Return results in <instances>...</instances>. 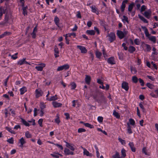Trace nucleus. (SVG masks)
I'll use <instances>...</instances> for the list:
<instances>
[{"label":"nucleus","mask_w":158,"mask_h":158,"mask_svg":"<svg viewBox=\"0 0 158 158\" xmlns=\"http://www.w3.org/2000/svg\"><path fill=\"white\" fill-rule=\"evenodd\" d=\"M125 29H124L123 31L120 30L117 31V35L120 39H122L124 38L128 33V31H125Z\"/></svg>","instance_id":"1"},{"label":"nucleus","mask_w":158,"mask_h":158,"mask_svg":"<svg viewBox=\"0 0 158 158\" xmlns=\"http://www.w3.org/2000/svg\"><path fill=\"white\" fill-rule=\"evenodd\" d=\"M107 36L109 37V40L110 43L113 42L116 40L115 35L114 32H111L110 33H108Z\"/></svg>","instance_id":"2"},{"label":"nucleus","mask_w":158,"mask_h":158,"mask_svg":"<svg viewBox=\"0 0 158 158\" xmlns=\"http://www.w3.org/2000/svg\"><path fill=\"white\" fill-rule=\"evenodd\" d=\"M9 23V15L7 13H6L5 15L4 19L3 21L0 24L3 25L4 26H6L8 23Z\"/></svg>","instance_id":"3"},{"label":"nucleus","mask_w":158,"mask_h":158,"mask_svg":"<svg viewBox=\"0 0 158 158\" xmlns=\"http://www.w3.org/2000/svg\"><path fill=\"white\" fill-rule=\"evenodd\" d=\"M69 66L68 64H66L62 66L58 67L57 69V71H59L63 70H66L69 69Z\"/></svg>","instance_id":"4"},{"label":"nucleus","mask_w":158,"mask_h":158,"mask_svg":"<svg viewBox=\"0 0 158 158\" xmlns=\"http://www.w3.org/2000/svg\"><path fill=\"white\" fill-rule=\"evenodd\" d=\"M128 2V0H124L123 1L120 7L121 12H123L124 11L126 7V5L127 3Z\"/></svg>","instance_id":"5"},{"label":"nucleus","mask_w":158,"mask_h":158,"mask_svg":"<svg viewBox=\"0 0 158 158\" xmlns=\"http://www.w3.org/2000/svg\"><path fill=\"white\" fill-rule=\"evenodd\" d=\"M122 87L126 91H128L129 89L128 83L126 82L123 81L122 84Z\"/></svg>","instance_id":"6"},{"label":"nucleus","mask_w":158,"mask_h":158,"mask_svg":"<svg viewBox=\"0 0 158 158\" xmlns=\"http://www.w3.org/2000/svg\"><path fill=\"white\" fill-rule=\"evenodd\" d=\"M107 62L108 64L111 65L115 64V61L114 57L111 56L108 58L107 60Z\"/></svg>","instance_id":"7"},{"label":"nucleus","mask_w":158,"mask_h":158,"mask_svg":"<svg viewBox=\"0 0 158 158\" xmlns=\"http://www.w3.org/2000/svg\"><path fill=\"white\" fill-rule=\"evenodd\" d=\"M40 66H36L35 69L38 71H41L43 70V69L45 66V64L44 63H42L39 64Z\"/></svg>","instance_id":"8"},{"label":"nucleus","mask_w":158,"mask_h":158,"mask_svg":"<svg viewBox=\"0 0 158 158\" xmlns=\"http://www.w3.org/2000/svg\"><path fill=\"white\" fill-rule=\"evenodd\" d=\"M77 47L81 51V53H85L87 52V50L85 47L82 46L78 45Z\"/></svg>","instance_id":"9"},{"label":"nucleus","mask_w":158,"mask_h":158,"mask_svg":"<svg viewBox=\"0 0 158 158\" xmlns=\"http://www.w3.org/2000/svg\"><path fill=\"white\" fill-rule=\"evenodd\" d=\"M35 93L36 97L37 98L42 96L43 94V92L41 90L36 89L35 90Z\"/></svg>","instance_id":"10"},{"label":"nucleus","mask_w":158,"mask_h":158,"mask_svg":"<svg viewBox=\"0 0 158 158\" xmlns=\"http://www.w3.org/2000/svg\"><path fill=\"white\" fill-rule=\"evenodd\" d=\"M91 80V79L90 76L87 75H85V82L88 85H90Z\"/></svg>","instance_id":"11"},{"label":"nucleus","mask_w":158,"mask_h":158,"mask_svg":"<svg viewBox=\"0 0 158 158\" xmlns=\"http://www.w3.org/2000/svg\"><path fill=\"white\" fill-rule=\"evenodd\" d=\"M152 12L151 11H146L144 12V15L148 19H149L151 16Z\"/></svg>","instance_id":"12"},{"label":"nucleus","mask_w":158,"mask_h":158,"mask_svg":"<svg viewBox=\"0 0 158 158\" xmlns=\"http://www.w3.org/2000/svg\"><path fill=\"white\" fill-rule=\"evenodd\" d=\"M80 123L83 124L86 127H89L90 128L92 129L94 128V126L93 125H91L88 123H85L83 121H80Z\"/></svg>","instance_id":"13"},{"label":"nucleus","mask_w":158,"mask_h":158,"mask_svg":"<svg viewBox=\"0 0 158 158\" xmlns=\"http://www.w3.org/2000/svg\"><path fill=\"white\" fill-rule=\"evenodd\" d=\"M52 105L55 108L61 107L62 106V104L61 103H59L56 102H52Z\"/></svg>","instance_id":"14"},{"label":"nucleus","mask_w":158,"mask_h":158,"mask_svg":"<svg viewBox=\"0 0 158 158\" xmlns=\"http://www.w3.org/2000/svg\"><path fill=\"white\" fill-rule=\"evenodd\" d=\"M141 27L144 30V33L146 36L148 38L150 37V34H149L147 27L145 26H142Z\"/></svg>","instance_id":"15"},{"label":"nucleus","mask_w":158,"mask_h":158,"mask_svg":"<svg viewBox=\"0 0 158 158\" xmlns=\"http://www.w3.org/2000/svg\"><path fill=\"white\" fill-rule=\"evenodd\" d=\"M130 146L131 151L132 152H135V148L134 147V144L133 142H130L128 144Z\"/></svg>","instance_id":"16"},{"label":"nucleus","mask_w":158,"mask_h":158,"mask_svg":"<svg viewBox=\"0 0 158 158\" xmlns=\"http://www.w3.org/2000/svg\"><path fill=\"white\" fill-rule=\"evenodd\" d=\"M20 119L21 120V122L25 126L27 127H29L30 126V124L27 122L25 119L22 118H21Z\"/></svg>","instance_id":"17"},{"label":"nucleus","mask_w":158,"mask_h":158,"mask_svg":"<svg viewBox=\"0 0 158 158\" xmlns=\"http://www.w3.org/2000/svg\"><path fill=\"white\" fill-rule=\"evenodd\" d=\"M81 147L83 148L84 150L83 154L84 155H86L87 156H92V154L90 153L85 148H83L82 147Z\"/></svg>","instance_id":"18"},{"label":"nucleus","mask_w":158,"mask_h":158,"mask_svg":"<svg viewBox=\"0 0 158 158\" xmlns=\"http://www.w3.org/2000/svg\"><path fill=\"white\" fill-rule=\"evenodd\" d=\"M66 143V147L69 148L71 150L74 151L75 150L74 148L72 145L73 144H71L67 142H65Z\"/></svg>","instance_id":"19"},{"label":"nucleus","mask_w":158,"mask_h":158,"mask_svg":"<svg viewBox=\"0 0 158 158\" xmlns=\"http://www.w3.org/2000/svg\"><path fill=\"white\" fill-rule=\"evenodd\" d=\"M26 142L24 138L23 137H22L19 141V143H20L19 146L21 148L23 147V144L25 143Z\"/></svg>","instance_id":"20"},{"label":"nucleus","mask_w":158,"mask_h":158,"mask_svg":"<svg viewBox=\"0 0 158 158\" xmlns=\"http://www.w3.org/2000/svg\"><path fill=\"white\" fill-rule=\"evenodd\" d=\"M54 21L56 25L58 27H59V21L60 19L57 16L55 17L54 19Z\"/></svg>","instance_id":"21"},{"label":"nucleus","mask_w":158,"mask_h":158,"mask_svg":"<svg viewBox=\"0 0 158 158\" xmlns=\"http://www.w3.org/2000/svg\"><path fill=\"white\" fill-rule=\"evenodd\" d=\"M58 98L57 97V95H55L54 96H52L50 98H46L47 100H48L49 101H55Z\"/></svg>","instance_id":"22"},{"label":"nucleus","mask_w":158,"mask_h":158,"mask_svg":"<svg viewBox=\"0 0 158 158\" xmlns=\"http://www.w3.org/2000/svg\"><path fill=\"white\" fill-rule=\"evenodd\" d=\"M86 32L87 34L90 35H94L95 33V31L93 30H87Z\"/></svg>","instance_id":"23"},{"label":"nucleus","mask_w":158,"mask_h":158,"mask_svg":"<svg viewBox=\"0 0 158 158\" xmlns=\"http://www.w3.org/2000/svg\"><path fill=\"white\" fill-rule=\"evenodd\" d=\"M20 94L21 95L23 94L25 92H27V89L26 87L23 86L22 88L20 89Z\"/></svg>","instance_id":"24"},{"label":"nucleus","mask_w":158,"mask_h":158,"mask_svg":"<svg viewBox=\"0 0 158 158\" xmlns=\"http://www.w3.org/2000/svg\"><path fill=\"white\" fill-rule=\"evenodd\" d=\"M100 25L103 27L105 30H106V22L104 20H100Z\"/></svg>","instance_id":"25"},{"label":"nucleus","mask_w":158,"mask_h":158,"mask_svg":"<svg viewBox=\"0 0 158 158\" xmlns=\"http://www.w3.org/2000/svg\"><path fill=\"white\" fill-rule=\"evenodd\" d=\"M135 48L133 46H130L129 48L128 51L131 53H133L135 50Z\"/></svg>","instance_id":"26"},{"label":"nucleus","mask_w":158,"mask_h":158,"mask_svg":"<svg viewBox=\"0 0 158 158\" xmlns=\"http://www.w3.org/2000/svg\"><path fill=\"white\" fill-rule=\"evenodd\" d=\"M127 133L129 134H132L133 132L132 130L131 129V127L129 124V123H127Z\"/></svg>","instance_id":"27"},{"label":"nucleus","mask_w":158,"mask_h":158,"mask_svg":"<svg viewBox=\"0 0 158 158\" xmlns=\"http://www.w3.org/2000/svg\"><path fill=\"white\" fill-rule=\"evenodd\" d=\"M27 8L28 7L27 6L22 7V10L23 11V14L24 16L27 15Z\"/></svg>","instance_id":"28"},{"label":"nucleus","mask_w":158,"mask_h":158,"mask_svg":"<svg viewBox=\"0 0 158 158\" xmlns=\"http://www.w3.org/2000/svg\"><path fill=\"white\" fill-rule=\"evenodd\" d=\"M148 38L150 40L152 41L154 43H156V39L155 36H150Z\"/></svg>","instance_id":"29"},{"label":"nucleus","mask_w":158,"mask_h":158,"mask_svg":"<svg viewBox=\"0 0 158 158\" xmlns=\"http://www.w3.org/2000/svg\"><path fill=\"white\" fill-rule=\"evenodd\" d=\"M139 18L142 21H143L145 23H148V20L146 19L143 16L139 15H138Z\"/></svg>","instance_id":"30"},{"label":"nucleus","mask_w":158,"mask_h":158,"mask_svg":"<svg viewBox=\"0 0 158 158\" xmlns=\"http://www.w3.org/2000/svg\"><path fill=\"white\" fill-rule=\"evenodd\" d=\"M121 152V154L122 155L121 157L124 158L126 156V150L124 148L122 149Z\"/></svg>","instance_id":"31"},{"label":"nucleus","mask_w":158,"mask_h":158,"mask_svg":"<svg viewBox=\"0 0 158 158\" xmlns=\"http://www.w3.org/2000/svg\"><path fill=\"white\" fill-rule=\"evenodd\" d=\"M134 5V4L133 2H132L128 6V11L129 12H131L133 9V6Z\"/></svg>","instance_id":"32"},{"label":"nucleus","mask_w":158,"mask_h":158,"mask_svg":"<svg viewBox=\"0 0 158 158\" xmlns=\"http://www.w3.org/2000/svg\"><path fill=\"white\" fill-rule=\"evenodd\" d=\"M5 129L7 130L9 132H10L11 133L15 134V132L13 130H12V129L9 127H5Z\"/></svg>","instance_id":"33"},{"label":"nucleus","mask_w":158,"mask_h":158,"mask_svg":"<svg viewBox=\"0 0 158 158\" xmlns=\"http://www.w3.org/2000/svg\"><path fill=\"white\" fill-rule=\"evenodd\" d=\"M99 95L98 94L95 92L93 94L92 96L94 99H95V100H96L97 101H98L97 98Z\"/></svg>","instance_id":"34"},{"label":"nucleus","mask_w":158,"mask_h":158,"mask_svg":"<svg viewBox=\"0 0 158 158\" xmlns=\"http://www.w3.org/2000/svg\"><path fill=\"white\" fill-rule=\"evenodd\" d=\"M139 107H140V108L142 109L143 112L144 113H146V110L144 108L143 106V104H142V102H140L139 103Z\"/></svg>","instance_id":"35"},{"label":"nucleus","mask_w":158,"mask_h":158,"mask_svg":"<svg viewBox=\"0 0 158 158\" xmlns=\"http://www.w3.org/2000/svg\"><path fill=\"white\" fill-rule=\"evenodd\" d=\"M95 55L97 58L100 59L102 56V53L98 51H96L95 52Z\"/></svg>","instance_id":"36"},{"label":"nucleus","mask_w":158,"mask_h":158,"mask_svg":"<svg viewBox=\"0 0 158 158\" xmlns=\"http://www.w3.org/2000/svg\"><path fill=\"white\" fill-rule=\"evenodd\" d=\"M113 114L117 118H119L120 117V115L118 113L116 112L115 110L114 111Z\"/></svg>","instance_id":"37"},{"label":"nucleus","mask_w":158,"mask_h":158,"mask_svg":"<svg viewBox=\"0 0 158 158\" xmlns=\"http://www.w3.org/2000/svg\"><path fill=\"white\" fill-rule=\"evenodd\" d=\"M71 89L72 90L74 89L76 87L77 85L74 82H73L71 84Z\"/></svg>","instance_id":"38"},{"label":"nucleus","mask_w":158,"mask_h":158,"mask_svg":"<svg viewBox=\"0 0 158 158\" xmlns=\"http://www.w3.org/2000/svg\"><path fill=\"white\" fill-rule=\"evenodd\" d=\"M70 151V150L69 149L65 148L64 152L66 155H69Z\"/></svg>","instance_id":"39"},{"label":"nucleus","mask_w":158,"mask_h":158,"mask_svg":"<svg viewBox=\"0 0 158 158\" xmlns=\"http://www.w3.org/2000/svg\"><path fill=\"white\" fill-rule=\"evenodd\" d=\"M123 19H122V21L123 23H125V21L126 22H127L128 23H129V21L128 20V18L126 16H125V15H123Z\"/></svg>","instance_id":"40"},{"label":"nucleus","mask_w":158,"mask_h":158,"mask_svg":"<svg viewBox=\"0 0 158 158\" xmlns=\"http://www.w3.org/2000/svg\"><path fill=\"white\" fill-rule=\"evenodd\" d=\"M24 59L23 58L19 60L18 62V64L20 65L24 64Z\"/></svg>","instance_id":"41"},{"label":"nucleus","mask_w":158,"mask_h":158,"mask_svg":"<svg viewBox=\"0 0 158 158\" xmlns=\"http://www.w3.org/2000/svg\"><path fill=\"white\" fill-rule=\"evenodd\" d=\"M131 73L133 74H135L137 73V71L135 68L133 67L132 66L131 67Z\"/></svg>","instance_id":"42"},{"label":"nucleus","mask_w":158,"mask_h":158,"mask_svg":"<svg viewBox=\"0 0 158 158\" xmlns=\"http://www.w3.org/2000/svg\"><path fill=\"white\" fill-rule=\"evenodd\" d=\"M25 135L27 138H31L32 136L30 134L28 131H27L25 132Z\"/></svg>","instance_id":"43"},{"label":"nucleus","mask_w":158,"mask_h":158,"mask_svg":"<svg viewBox=\"0 0 158 158\" xmlns=\"http://www.w3.org/2000/svg\"><path fill=\"white\" fill-rule=\"evenodd\" d=\"M138 79L137 78V77L136 76H133L132 77V80L133 82L134 83H137Z\"/></svg>","instance_id":"44"},{"label":"nucleus","mask_w":158,"mask_h":158,"mask_svg":"<svg viewBox=\"0 0 158 158\" xmlns=\"http://www.w3.org/2000/svg\"><path fill=\"white\" fill-rule=\"evenodd\" d=\"M56 118L55 119V122L57 124H59L60 122V120L59 119V117L57 114L56 116Z\"/></svg>","instance_id":"45"},{"label":"nucleus","mask_w":158,"mask_h":158,"mask_svg":"<svg viewBox=\"0 0 158 158\" xmlns=\"http://www.w3.org/2000/svg\"><path fill=\"white\" fill-rule=\"evenodd\" d=\"M129 122H130V124L132 125H134L135 124V122L134 120L130 118L129 119Z\"/></svg>","instance_id":"46"},{"label":"nucleus","mask_w":158,"mask_h":158,"mask_svg":"<svg viewBox=\"0 0 158 158\" xmlns=\"http://www.w3.org/2000/svg\"><path fill=\"white\" fill-rule=\"evenodd\" d=\"M145 45L147 48V51L148 52H149L151 49V47L150 45L148 44H146Z\"/></svg>","instance_id":"47"},{"label":"nucleus","mask_w":158,"mask_h":158,"mask_svg":"<svg viewBox=\"0 0 158 158\" xmlns=\"http://www.w3.org/2000/svg\"><path fill=\"white\" fill-rule=\"evenodd\" d=\"M119 156L120 155L119 153L117 151H116L115 152V154L113 155L112 156V158H118Z\"/></svg>","instance_id":"48"},{"label":"nucleus","mask_w":158,"mask_h":158,"mask_svg":"<svg viewBox=\"0 0 158 158\" xmlns=\"http://www.w3.org/2000/svg\"><path fill=\"white\" fill-rule=\"evenodd\" d=\"M50 155L53 157L55 158H59V156L57 154V153H54L53 154H51Z\"/></svg>","instance_id":"49"},{"label":"nucleus","mask_w":158,"mask_h":158,"mask_svg":"<svg viewBox=\"0 0 158 158\" xmlns=\"http://www.w3.org/2000/svg\"><path fill=\"white\" fill-rule=\"evenodd\" d=\"M118 56L119 59L121 60H123V53H118Z\"/></svg>","instance_id":"50"},{"label":"nucleus","mask_w":158,"mask_h":158,"mask_svg":"<svg viewBox=\"0 0 158 158\" xmlns=\"http://www.w3.org/2000/svg\"><path fill=\"white\" fill-rule=\"evenodd\" d=\"M7 142L10 144H13L14 143V138L12 137L9 139L7 140Z\"/></svg>","instance_id":"51"},{"label":"nucleus","mask_w":158,"mask_h":158,"mask_svg":"<svg viewBox=\"0 0 158 158\" xmlns=\"http://www.w3.org/2000/svg\"><path fill=\"white\" fill-rule=\"evenodd\" d=\"M146 85L148 87L151 89H153L154 86L152 84L149 83H148L146 84Z\"/></svg>","instance_id":"52"},{"label":"nucleus","mask_w":158,"mask_h":158,"mask_svg":"<svg viewBox=\"0 0 158 158\" xmlns=\"http://www.w3.org/2000/svg\"><path fill=\"white\" fill-rule=\"evenodd\" d=\"M138 80L140 84V85L142 86H143L144 85V83L143 80L139 78L138 79Z\"/></svg>","instance_id":"53"},{"label":"nucleus","mask_w":158,"mask_h":158,"mask_svg":"<svg viewBox=\"0 0 158 158\" xmlns=\"http://www.w3.org/2000/svg\"><path fill=\"white\" fill-rule=\"evenodd\" d=\"M118 140L122 144H125L126 143V141L125 140L122 139L121 138H118Z\"/></svg>","instance_id":"54"},{"label":"nucleus","mask_w":158,"mask_h":158,"mask_svg":"<svg viewBox=\"0 0 158 158\" xmlns=\"http://www.w3.org/2000/svg\"><path fill=\"white\" fill-rule=\"evenodd\" d=\"M86 131L85 129L83 128H79L78 129L77 132L78 133H81Z\"/></svg>","instance_id":"55"},{"label":"nucleus","mask_w":158,"mask_h":158,"mask_svg":"<svg viewBox=\"0 0 158 158\" xmlns=\"http://www.w3.org/2000/svg\"><path fill=\"white\" fill-rule=\"evenodd\" d=\"M11 34V33L9 32L5 31L4 32L3 34H2V35L4 37L6 36V35H10Z\"/></svg>","instance_id":"56"},{"label":"nucleus","mask_w":158,"mask_h":158,"mask_svg":"<svg viewBox=\"0 0 158 158\" xmlns=\"http://www.w3.org/2000/svg\"><path fill=\"white\" fill-rule=\"evenodd\" d=\"M142 152L143 153L145 154L146 155H148L147 152V149L146 147H143L142 150Z\"/></svg>","instance_id":"57"},{"label":"nucleus","mask_w":158,"mask_h":158,"mask_svg":"<svg viewBox=\"0 0 158 158\" xmlns=\"http://www.w3.org/2000/svg\"><path fill=\"white\" fill-rule=\"evenodd\" d=\"M43 122V119L42 118H40L39 119L38 121V123L39 124L40 126L42 127V123Z\"/></svg>","instance_id":"58"},{"label":"nucleus","mask_w":158,"mask_h":158,"mask_svg":"<svg viewBox=\"0 0 158 158\" xmlns=\"http://www.w3.org/2000/svg\"><path fill=\"white\" fill-rule=\"evenodd\" d=\"M103 118L102 116H99L98 118V120L100 123H102L103 121Z\"/></svg>","instance_id":"59"},{"label":"nucleus","mask_w":158,"mask_h":158,"mask_svg":"<svg viewBox=\"0 0 158 158\" xmlns=\"http://www.w3.org/2000/svg\"><path fill=\"white\" fill-rule=\"evenodd\" d=\"M46 107L45 105L43 103H40V107L41 110H43Z\"/></svg>","instance_id":"60"},{"label":"nucleus","mask_w":158,"mask_h":158,"mask_svg":"<svg viewBox=\"0 0 158 158\" xmlns=\"http://www.w3.org/2000/svg\"><path fill=\"white\" fill-rule=\"evenodd\" d=\"M146 9V7L144 5H142L140 11L142 12Z\"/></svg>","instance_id":"61"},{"label":"nucleus","mask_w":158,"mask_h":158,"mask_svg":"<svg viewBox=\"0 0 158 158\" xmlns=\"http://www.w3.org/2000/svg\"><path fill=\"white\" fill-rule=\"evenodd\" d=\"M91 8L92 9V11L94 13H96L97 10V9L95 7L92 6Z\"/></svg>","instance_id":"62"},{"label":"nucleus","mask_w":158,"mask_h":158,"mask_svg":"<svg viewBox=\"0 0 158 158\" xmlns=\"http://www.w3.org/2000/svg\"><path fill=\"white\" fill-rule=\"evenodd\" d=\"M36 32L33 31L31 34V35L32 36V37L33 39H35L36 38Z\"/></svg>","instance_id":"63"},{"label":"nucleus","mask_w":158,"mask_h":158,"mask_svg":"<svg viewBox=\"0 0 158 158\" xmlns=\"http://www.w3.org/2000/svg\"><path fill=\"white\" fill-rule=\"evenodd\" d=\"M64 115L66 116V119H69L70 118L69 114L68 113H64Z\"/></svg>","instance_id":"64"}]
</instances>
